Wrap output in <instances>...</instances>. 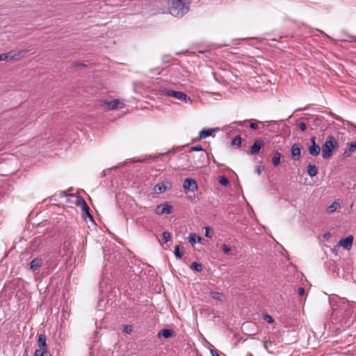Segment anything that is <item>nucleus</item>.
<instances>
[{"instance_id":"f257e3e1","label":"nucleus","mask_w":356,"mask_h":356,"mask_svg":"<svg viewBox=\"0 0 356 356\" xmlns=\"http://www.w3.org/2000/svg\"><path fill=\"white\" fill-rule=\"evenodd\" d=\"M168 5L169 12L174 17H181L189 10L183 0H168Z\"/></svg>"},{"instance_id":"f03ea898","label":"nucleus","mask_w":356,"mask_h":356,"mask_svg":"<svg viewBox=\"0 0 356 356\" xmlns=\"http://www.w3.org/2000/svg\"><path fill=\"white\" fill-rule=\"evenodd\" d=\"M336 298L339 299V302L343 304V306H341V311L343 312V317L340 320L341 325L343 327H349L353 323V319L352 318L353 309L345 299L339 298L338 297Z\"/></svg>"},{"instance_id":"7ed1b4c3","label":"nucleus","mask_w":356,"mask_h":356,"mask_svg":"<svg viewBox=\"0 0 356 356\" xmlns=\"http://www.w3.org/2000/svg\"><path fill=\"white\" fill-rule=\"evenodd\" d=\"M338 146V142L332 136L326 138L324 144L322 145V157L325 159H330L332 155V151Z\"/></svg>"},{"instance_id":"20e7f679","label":"nucleus","mask_w":356,"mask_h":356,"mask_svg":"<svg viewBox=\"0 0 356 356\" xmlns=\"http://www.w3.org/2000/svg\"><path fill=\"white\" fill-rule=\"evenodd\" d=\"M172 187V184L170 181L168 180H165L163 182L159 183L154 187V191L156 193L160 194L161 193L165 192L167 190L170 189Z\"/></svg>"},{"instance_id":"39448f33","label":"nucleus","mask_w":356,"mask_h":356,"mask_svg":"<svg viewBox=\"0 0 356 356\" xmlns=\"http://www.w3.org/2000/svg\"><path fill=\"white\" fill-rule=\"evenodd\" d=\"M155 212L158 215L170 214L172 212V207L168 202L161 204L156 207Z\"/></svg>"},{"instance_id":"423d86ee","label":"nucleus","mask_w":356,"mask_h":356,"mask_svg":"<svg viewBox=\"0 0 356 356\" xmlns=\"http://www.w3.org/2000/svg\"><path fill=\"white\" fill-rule=\"evenodd\" d=\"M102 106H105L108 109H116L122 108L124 103L118 99H115L111 102L104 101Z\"/></svg>"},{"instance_id":"0eeeda50","label":"nucleus","mask_w":356,"mask_h":356,"mask_svg":"<svg viewBox=\"0 0 356 356\" xmlns=\"http://www.w3.org/2000/svg\"><path fill=\"white\" fill-rule=\"evenodd\" d=\"M183 188L186 191L194 192L197 188V185L195 179L186 178L184 181Z\"/></svg>"},{"instance_id":"6e6552de","label":"nucleus","mask_w":356,"mask_h":356,"mask_svg":"<svg viewBox=\"0 0 356 356\" xmlns=\"http://www.w3.org/2000/svg\"><path fill=\"white\" fill-rule=\"evenodd\" d=\"M310 140H311V145L309 147V152L311 155L316 156L320 154L321 147H319L318 145L316 144L315 136H312L310 138Z\"/></svg>"},{"instance_id":"1a4fd4ad","label":"nucleus","mask_w":356,"mask_h":356,"mask_svg":"<svg viewBox=\"0 0 356 356\" xmlns=\"http://www.w3.org/2000/svg\"><path fill=\"white\" fill-rule=\"evenodd\" d=\"M353 237L351 235L348 236L346 238H341L339 241V245L343 247L344 249L349 250L353 245Z\"/></svg>"},{"instance_id":"9d476101","label":"nucleus","mask_w":356,"mask_h":356,"mask_svg":"<svg viewBox=\"0 0 356 356\" xmlns=\"http://www.w3.org/2000/svg\"><path fill=\"white\" fill-rule=\"evenodd\" d=\"M38 346L39 347V349H37L36 350H48V346L47 344V337L45 334H40L38 335Z\"/></svg>"},{"instance_id":"9b49d317","label":"nucleus","mask_w":356,"mask_h":356,"mask_svg":"<svg viewBox=\"0 0 356 356\" xmlns=\"http://www.w3.org/2000/svg\"><path fill=\"white\" fill-rule=\"evenodd\" d=\"M162 93L165 96L172 97L179 100L184 92L175 91L168 88H164L162 90Z\"/></svg>"},{"instance_id":"f8f14e48","label":"nucleus","mask_w":356,"mask_h":356,"mask_svg":"<svg viewBox=\"0 0 356 356\" xmlns=\"http://www.w3.org/2000/svg\"><path fill=\"white\" fill-rule=\"evenodd\" d=\"M263 146L264 143L261 140H256L250 148V154L253 155L258 154Z\"/></svg>"},{"instance_id":"ddd939ff","label":"nucleus","mask_w":356,"mask_h":356,"mask_svg":"<svg viewBox=\"0 0 356 356\" xmlns=\"http://www.w3.org/2000/svg\"><path fill=\"white\" fill-rule=\"evenodd\" d=\"M219 131L218 128L203 129L199 133V139H204L211 136L214 132Z\"/></svg>"},{"instance_id":"4468645a","label":"nucleus","mask_w":356,"mask_h":356,"mask_svg":"<svg viewBox=\"0 0 356 356\" xmlns=\"http://www.w3.org/2000/svg\"><path fill=\"white\" fill-rule=\"evenodd\" d=\"M291 152L292 157L295 160L299 159L300 153H301V149H300L299 145L298 144L293 145L291 148Z\"/></svg>"},{"instance_id":"2eb2a0df","label":"nucleus","mask_w":356,"mask_h":356,"mask_svg":"<svg viewBox=\"0 0 356 356\" xmlns=\"http://www.w3.org/2000/svg\"><path fill=\"white\" fill-rule=\"evenodd\" d=\"M29 51L28 49H21L18 51H10V56H13V60H19L24 57L25 54Z\"/></svg>"},{"instance_id":"dca6fc26","label":"nucleus","mask_w":356,"mask_h":356,"mask_svg":"<svg viewBox=\"0 0 356 356\" xmlns=\"http://www.w3.org/2000/svg\"><path fill=\"white\" fill-rule=\"evenodd\" d=\"M42 264V259L35 258L30 262L29 268L31 270H35L36 269H38L39 267L41 266Z\"/></svg>"},{"instance_id":"f3484780","label":"nucleus","mask_w":356,"mask_h":356,"mask_svg":"<svg viewBox=\"0 0 356 356\" xmlns=\"http://www.w3.org/2000/svg\"><path fill=\"white\" fill-rule=\"evenodd\" d=\"M356 150V142H352L347 149H346L343 153V158L348 157L352 152Z\"/></svg>"},{"instance_id":"a211bd4d","label":"nucleus","mask_w":356,"mask_h":356,"mask_svg":"<svg viewBox=\"0 0 356 356\" xmlns=\"http://www.w3.org/2000/svg\"><path fill=\"white\" fill-rule=\"evenodd\" d=\"M173 334V331L170 329H163L160 330L158 333V336L163 337L165 339L170 338Z\"/></svg>"},{"instance_id":"6ab92c4d","label":"nucleus","mask_w":356,"mask_h":356,"mask_svg":"<svg viewBox=\"0 0 356 356\" xmlns=\"http://www.w3.org/2000/svg\"><path fill=\"white\" fill-rule=\"evenodd\" d=\"M188 242L193 245L195 244L196 242L200 243L202 241V238L199 236H197L194 233L190 234L189 236L188 237Z\"/></svg>"},{"instance_id":"aec40b11","label":"nucleus","mask_w":356,"mask_h":356,"mask_svg":"<svg viewBox=\"0 0 356 356\" xmlns=\"http://www.w3.org/2000/svg\"><path fill=\"white\" fill-rule=\"evenodd\" d=\"M307 173L311 177H314L317 175L318 170L315 165L309 163L307 166Z\"/></svg>"},{"instance_id":"412c9836","label":"nucleus","mask_w":356,"mask_h":356,"mask_svg":"<svg viewBox=\"0 0 356 356\" xmlns=\"http://www.w3.org/2000/svg\"><path fill=\"white\" fill-rule=\"evenodd\" d=\"M281 154L279 152H275L274 156L272 158V163L274 166H277L280 163Z\"/></svg>"},{"instance_id":"4be33fe9","label":"nucleus","mask_w":356,"mask_h":356,"mask_svg":"<svg viewBox=\"0 0 356 356\" xmlns=\"http://www.w3.org/2000/svg\"><path fill=\"white\" fill-rule=\"evenodd\" d=\"M82 211L83 212V214H85L92 222H94V220L92 217V215L89 212V207L87 205V204H85L84 206L81 207Z\"/></svg>"},{"instance_id":"5701e85b","label":"nucleus","mask_w":356,"mask_h":356,"mask_svg":"<svg viewBox=\"0 0 356 356\" xmlns=\"http://www.w3.org/2000/svg\"><path fill=\"white\" fill-rule=\"evenodd\" d=\"M339 207L340 204L338 202H334L327 207V212L332 213L334 211H336L337 208H339Z\"/></svg>"},{"instance_id":"b1692460","label":"nucleus","mask_w":356,"mask_h":356,"mask_svg":"<svg viewBox=\"0 0 356 356\" xmlns=\"http://www.w3.org/2000/svg\"><path fill=\"white\" fill-rule=\"evenodd\" d=\"M191 268L196 272H200L202 270V266L200 263L193 262L191 265Z\"/></svg>"},{"instance_id":"393cba45","label":"nucleus","mask_w":356,"mask_h":356,"mask_svg":"<svg viewBox=\"0 0 356 356\" xmlns=\"http://www.w3.org/2000/svg\"><path fill=\"white\" fill-rule=\"evenodd\" d=\"M13 56H10V53H5L0 54V61L1 60H5V61H10L13 60Z\"/></svg>"},{"instance_id":"a878e982","label":"nucleus","mask_w":356,"mask_h":356,"mask_svg":"<svg viewBox=\"0 0 356 356\" xmlns=\"http://www.w3.org/2000/svg\"><path fill=\"white\" fill-rule=\"evenodd\" d=\"M242 138L239 136H235L232 140V145L233 146L239 147L241 144Z\"/></svg>"},{"instance_id":"bb28decb","label":"nucleus","mask_w":356,"mask_h":356,"mask_svg":"<svg viewBox=\"0 0 356 356\" xmlns=\"http://www.w3.org/2000/svg\"><path fill=\"white\" fill-rule=\"evenodd\" d=\"M34 356H51L49 350H35Z\"/></svg>"},{"instance_id":"cd10ccee","label":"nucleus","mask_w":356,"mask_h":356,"mask_svg":"<svg viewBox=\"0 0 356 356\" xmlns=\"http://www.w3.org/2000/svg\"><path fill=\"white\" fill-rule=\"evenodd\" d=\"M219 183L222 186H227L229 184V179L225 176H220L218 179Z\"/></svg>"},{"instance_id":"c85d7f7f","label":"nucleus","mask_w":356,"mask_h":356,"mask_svg":"<svg viewBox=\"0 0 356 356\" xmlns=\"http://www.w3.org/2000/svg\"><path fill=\"white\" fill-rule=\"evenodd\" d=\"M175 255L177 259H180L182 257V253L180 252V248L179 245L175 247Z\"/></svg>"},{"instance_id":"c756f323","label":"nucleus","mask_w":356,"mask_h":356,"mask_svg":"<svg viewBox=\"0 0 356 356\" xmlns=\"http://www.w3.org/2000/svg\"><path fill=\"white\" fill-rule=\"evenodd\" d=\"M179 100L184 102L186 103H191L192 102L191 98L189 96H188L186 94H185L184 92L183 93V95Z\"/></svg>"},{"instance_id":"7c9ffc66","label":"nucleus","mask_w":356,"mask_h":356,"mask_svg":"<svg viewBox=\"0 0 356 356\" xmlns=\"http://www.w3.org/2000/svg\"><path fill=\"white\" fill-rule=\"evenodd\" d=\"M76 204L77 205H79L81 207L82 206H84L85 204H86L83 197H82L81 196H76Z\"/></svg>"},{"instance_id":"2f4dec72","label":"nucleus","mask_w":356,"mask_h":356,"mask_svg":"<svg viewBox=\"0 0 356 356\" xmlns=\"http://www.w3.org/2000/svg\"><path fill=\"white\" fill-rule=\"evenodd\" d=\"M162 237H163V239L165 241V242H168V241L170 240L171 236H170V232H164L162 234Z\"/></svg>"},{"instance_id":"473e14b6","label":"nucleus","mask_w":356,"mask_h":356,"mask_svg":"<svg viewBox=\"0 0 356 356\" xmlns=\"http://www.w3.org/2000/svg\"><path fill=\"white\" fill-rule=\"evenodd\" d=\"M132 327L129 325H126L123 327V332L127 334H130L132 332Z\"/></svg>"},{"instance_id":"72a5a7b5","label":"nucleus","mask_w":356,"mask_h":356,"mask_svg":"<svg viewBox=\"0 0 356 356\" xmlns=\"http://www.w3.org/2000/svg\"><path fill=\"white\" fill-rule=\"evenodd\" d=\"M263 318L265 321H266L268 323H272L273 322V317L268 314H264Z\"/></svg>"},{"instance_id":"f704fd0d","label":"nucleus","mask_w":356,"mask_h":356,"mask_svg":"<svg viewBox=\"0 0 356 356\" xmlns=\"http://www.w3.org/2000/svg\"><path fill=\"white\" fill-rule=\"evenodd\" d=\"M191 151H195V152L203 151V148L202 147L201 145H197V146L192 147L191 149Z\"/></svg>"},{"instance_id":"c9c22d12","label":"nucleus","mask_w":356,"mask_h":356,"mask_svg":"<svg viewBox=\"0 0 356 356\" xmlns=\"http://www.w3.org/2000/svg\"><path fill=\"white\" fill-rule=\"evenodd\" d=\"M222 250H223V252H224L225 253H228V252H230V250H231V248H230L228 245H225V244H223V245H222Z\"/></svg>"},{"instance_id":"e433bc0d","label":"nucleus","mask_w":356,"mask_h":356,"mask_svg":"<svg viewBox=\"0 0 356 356\" xmlns=\"http://www.w3.org/2000/svg\"><path fill=\"white\" fill-rule=\"evenodd\" d=\"M299 128H300V129L302 131H305V130H306V129H307V125H306V124H305V123H304V122H300V123L299 124Z\"/></svg>"},{"instance_id":"4c0bfd02","label":"nucleus","mask_w":356,"mask_h":356,"mask_svg":"<svg viewBox=\"0 0 356 356\" xmlns=\"http://www.w3.org/2000/svg\"><path fill=\"white\" fill-rule=\"evenodd\" d=\"M220 296H221V294L218 292L212 293V296L215 299H220Z\"/></svg>"},{"instance_id":"58836bf2","label":"nucleus","mask_w":356,"mask_h":356,"mask_svg":"<svg viewBox=\"0 0 356 356\" xmlns=\"http://www.w3.org/2000/svg\"><path fill=\"white\" fill-rule=\"evenodd\" d=\"M205 229V236L208 238H211V234H210L209 233V228L206 227Z\"/></svg>"},{"instance_id":"ea45409f","label":"nucleus","mask_w":356,"mask_h":356,"mask_svg":"<svg viewBox=\"0 0 356 356\" xmlns=\"http://www.w3.org/2000/svg\"><path fill=\"white\" fill-rule=\"evenodd\" d=\"M298 293L300 296H302L305 293V289L302 287H299L298 289Z\"/></svg>"},{"instance_id":"a19ab883","label":"nucleus","mask_w":356,"mask_h":356,"mask_svg":"<svg viewBox=\"0 0 356 356\" xmlns=\"http://www.w3.org/2000/svg\"><path fill=\"white\" fill-rule=\"evenodd\" d=\"M250 127L252 129H255L257 128V123H254V122H251L250 124Z\"/></svg>"},{"instance_id":"79ce46f5","label":"nucleus","mask_w":356,"mask_h":356,"mask_svg":"<svg viewBox=\"0 0 356 356\" xmlns=\"http://www.w3.org/2000/svg\"><path fill=\"white\" fill-rule=\"evenodd\" d=\"M67 195V193L66 191H63L60 192V197H66Z\"/></svg>"},{"instance_id":"37998d69","label":"nucleus","mask_w":356,"mask_h":356,"mask_svg":"<svg viewBox=\"0 0 356 356\" xmlns=\"http://www.w3.org/2000/svg\"><path fill=\"white\" fill-rule=\"evenodd\" d=\"M74 66H85L83 63L75 62L74 63Z\"/></svg>"},{"instance_id":"c03bdc74","label":"nucleus","mask_w":356,"mask_h":356,"mask_svg":"<svg viewBox=\"0 0 356 356\" xmlns=\"http://www.w3.org/2000/svg\"><path fill=\"white\" fill-rule=\"evenodd\" d=\"M211 353L212 355V356H220L215 350H211Z\"/></svg>"},{"instance_id":"a18cd8bd","label":"nucleus","mask_w":356,"mask_h":356,"mask_svg":"<svg viewBox=\"0 0 356 356\" xmlns=\"http://www.w3.org/2000/svg\"><path fill=\"white\" fill-rule=\"evenodd\" d=\"M335 119H336L337 121H341V122H343V120L341 117H339V116H337V117L335 118Z\"/></svg>"},{"instance_id":"49530a36","label":"nucleus","mask_w":356,"mask_h":356,"mask_svg":"<svg viewBox=\"0 0 356 356\" xmlns=\"http://www.w3.org/2000/svg\"><path fill=\"white\" fill-rule=\"evenodd\" d=\"M257 172L258 174H260L261 173V170H260V168L259 167H257Z\"/></svg>"},{"instance_id":"de8ad7c7","label":"nucleus","mask_w":356,"mask_h":356,"mask_svg":"<svg viewBox=\"0 0 356 356\" xmlns=\"http://www.w3.org/2000/svg\"><path fill=\"white\" fill-rule=\"evenodd\" d=\"M27 356V355H26Z\"/></svg>"}]
</instances>
